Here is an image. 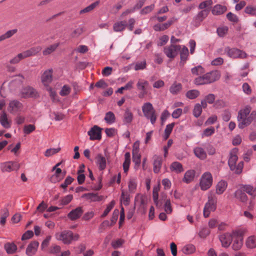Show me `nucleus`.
Wrapping results in <instances>:
<instances>
[{"mask_svg":"<svg viewBox=\"0 0 256 256\" xmlns=\"http://www.w3.org/2000/svg\"><path fill=\"white\" fill-rule=\"evenodd\" d=\"M237 119L238 127L242 129L250 125L253 120L256 122V112L252 111L250 106H244L238 111Z\"/></svg>","mask_w":256,"mask_h":256,"instance_id":"1","label":"nucleus"},{"mask_svg":"<svg viewBox=\"0 0 256 256\" xmlns=\"http://www.w3.org/2000/svg\"><path fill=\"white\" fill-rule=\"evenodd\" d=\"M238 149L234 148L230 152L228 159V165L231 171L236 174L242 173L244 168V162L240 161L238 162Z\"/></svg>","mask_w":256,"mask_h":256,"instance_id":"2","label":"nucleus"},{"mask_svg":"<svg viewBox=\"0 0 256 256\" xmlns=\"http://www.w3.org/2000/svg\"><path fill=\"white\" fill-rule=\"evenodd\" d=\"M220 73L218 70H213L206 74H202L194 80V83L196 85L207 84L214 82L220 79Z\"/></svg>","mask_w":256,"mask_h":256,"instance_id":"3","label":"nucleus"},{"mask_svg":"<svg viewBox=\"0 0 256 256\" xmlns=\"http://www.w3.org/2000/svg\"><path fill=\"white\" fill-rule=\"evenodd\" d=\"M213 178L212 174L208 172L203 173L200 179V186L202 190H206L212 186Z\"/></svg>","mask_w":256,"mask_h":256,"instance_id":"4","label":"nucleus"},{"mask_svg":"<svg viewBox=\"0 0 256 256\" xmlns=\"http://www.w3.org/2000/svg\"><path fill=\"white\" fill-rule=\"evenodd\" d=\"M142 110L144 116L150 120L152 124H154L156 120V116L152 104L150 102L144 103L142 107Z\"/></svg>","mask_w":256,"mask_h":256,"instance_id":"5","label":"nucleus"},{"mask_svg":"<svg viewBox=\"0 0 256 256\" xmlns=\"http://www.w3.org/2000/svg\"><path fill=\"white\" fill-rule=\"evenodd\" d=\"M54 236L56 240L62 241L66 244H70L74 238L73 233L70 230H64L60 232H56Z\"/></svg>","mask_w":256,"mask_h":256,"instance_id":"6","label":"nucleus"},{"mask_svg":"<svg viewBox=\"0 0 256 256\" xmlns=\"http://www.w3.org/2000/svg\"><path fill=\"white\" fill-rule=\"evenodd\" d=\"M216 197L210 194L208 197V201L206 204L204 208V216L207 218L212 212L216 209Z\"/></svg>","mask_w":256,"mask_h":256,"instance_id":"7","label":"nucleus"},{"mask_svg":"<svg viewBox=\"0 0 256 256\" xmlns=\"http://www.w3.org/2000/svg\"><path fill=\"white\" fill-rule=\"evenodd\" d=\"M20 167V164L15 161H8L1 163L0 168L3 172H10L12 171H18Z\"/></svg>","mask_w":256,"mask_h":256,"instance_id":"8","label":"nucleus"},{"mask_svg":"<svg viewBox=\"0 0 256 256\" xmlns=\"http://www.w3.org/2000/svg\"><path fill=\"white\" fill-rule=\"evenodd\" d=\"M234 234H236V232H226L219 236V240L223 248H228L229 247L233 240Z\"/></svg>","mask_w":256,"mask_h":256,"instance_id":"9","label":"nucleus"},{"mask_svg":"<svg viewBox=\"0 0 256 256\" xmlns=\"http://www.w3.org/2000/svg\"><path fill=\"white\" fill-rule=\"evenodd\" d=\"M181 49V46L172 44L164 48V52L170 58H174Z\"/></svg>","mask_w":256,"mask_h":256,"instance_id":"10","label":"nucleus"},{"mask_svg":"<svg viewBox=\"0 0 256 256\" xmlns=\"http://www.w3.org/2000/svg\"><path fill=\"white\" fill-rule=\"evenodd\" d=\"M225 52L228 56L234 58H244L247 56V54L244 52L236 48H230L228 47L225 48Z\"/></svg>","mask_w":256,"mask_h":256,"instance_id":"11","label":"nucleus"},{"mask_svg":"<svg viewBox=\"0 0 256 256\" xmlns=\"http://www.w3.org/2000/svg\"><path fill=\"white\" fill-rule=\"evenodd\" d=\"M23 104L18 100H10L8 107V111L11 114H16L22 111Z\"/></svg>","mask_w":256,"mask_h":256,"instance_id":"12","label":"nucleus"},{"mask_svg":"<svg viewBox=\"0 0 256 256\" xmlns=\"http://www.w3.org/2000/svg\"><path fill=\"white\" fill-rule=\"evenodd\" d=\"M209 14L208 10H204L199 12L194 18L192 24L195 26H198L201 22L208 16Z\"/></svg>","mask_w":256,"mask_h":256,"instance_id":"13","label":"nucleus"},{"mask_svg":"<svg viewBox=\"0 0 256 256\" xmlns=\"http://www.w3.org/2000/svg\"><path fill=\"white\" fill-rule=\"evenodd\" d=\"M24 79V77L22 74H20L15 76L9 84L10 89L12 91L16 90L18 88L21 86Z\"/></svg>","mask_w":256,"mask_h":256,"instance_id":"14","label":"nucleus"},{"mask_svg":"<svg viewBox=\"0 0 256 256\" xmlns=\"http://www.w3.org/2000/svg\"><path fill=\"white\" fill-rule=\"evenodd\" d=\"M148 86V81L144 79H139L137 84L136 86L138 90L140 91L138 94V97L143 98L147 94L146 88Z\"/></svg>","mask_w":256,"mask_h":256,"instance_id":"15","label":"nucleus"},{"mask_svg":"<svg viewBox=\"0 0 256 256\" xmlns=\"http://www.w3.org/2000/svg\"><path fill=\"white\" fill-rule=\"evenodd\" d=\"M52 69L50 68L46 70L42 74L41 81L43 84L48 86L52 80Z\"/></svg>","mask_w":256,"mask_h":256,"instance_id":"16","label":"nucleus"},{"mask_svg":"<svg viewBox=\"0 0 256 256\" xmlns=\"http://www.w3.org/2000/svg\"><path fill=\"white\" fill-rule=\"evenodd\" d=\"M234 242L232 248L234 250H240L243 245V238L236 232V234H234L233 237Z\"/></svg>","mask_w":256,"mask_h":256,"instance_id":"17","label":"nucleus"},{"mask_svg":"<svg viewBox=\"0 0 256 256\" xmlns=\"http://www.w3.org/2000/svg\"><path fill=\"white\" fill-rule=\"evenodd\" d=\"M20 94L23 98H35L37 96L36 90L29 86L23 88L20 91Z\"/></svg>","mask_w":256,"mask_h":256,"instance_id":"18","label":"nucleus"},{"mask_svg":"<svg viewBox=\"0 0 256 256\" xmlns=\"http://www.w3.org/2000/svg\"><path fill=\"white\" fill-rule=\"evenodd\" d=\"M101 128L97 126H94L88 132L90 140L101 139Z\"/></svg>","mask_w":256,"mask_h":256,"instance_id":"19","label":"nucleus"},{"mask_svg":"<svg viewBox=\"0 0 256 256\" xmlns=\"http://www.w3.org/2000/svg\"><path fill=\"white\" fill-rule=\"evenodd\" d=\"M42 50V47L40 46H36L34 47L31 48H30L24 51L21 52L20 54L22 56L23 59L27 58L28 57H30L32 56H34L36 55L39 52H40Z\"/></svg>","mask_w":256,"mask_h":256,"instance_id":"20","label":"nucleus"},{"mask_svg":"<svg viewBox=\"0 0 256 256\" xmlns=\"http://www.w3.org/2000/svg\"><path fill=\"white\" fill-rule=\"evenodd\" d=\"M96 163L100 170H104L106 166V158L102 154H98L95 158Z\"/></svg>","mask_w":256,"mask_h":256,"instance_id":"21","label":"nucleus"},{"mask_svg":"<svg viewBox=\"0 0 256 256\" xmlns=\"http://www.w3.org/2000/svg\"><path fill=\"white\" fill-rule=\"evenodd\" d=\"M39 243L37 241H34L30 243L26 248V254L28 256H32L37 251Z\"/></svg>","mask_w":256,"mask_h":256,"instance_id":"22","label":"nucleus"},{"mask_svg":"<svg viewBox=\"0 0 256 256\" xmlns=\"http://www.w3.org/2000/svg\"><path fill=\"white\" fill-rule=\"evenodd\" d=\"M193 151L195 156L201 160H204L206 158V152L202 148L196 146L194 148Z\"/></svg>","mask_w":256,"mask_h":256,"instance_id":"23","label":"nucleus"},{"mask_svg":"<svg viewBox=\"0 0 256 256\" xmlns=\"http://www.w3.org/2000/svg\"><path fill=\"white\" fill-rule=\"evenodd\" d=\"M83 210L80 207H78L70 211L68 214V218L72 220L78 219L80 217Z\"/></svg>","mask_w":256,"mask_h":256,"instance_id":"24","label":"nucleus"},{"mask_svg":"<svg viewBox=\"0 0 256 256\" xmlns=\"http://www.w3.org/2000/svg\"><path fill=\"white\" fill-rule=\"evenodd\" d=\"M0 124L6 128H8L11 126L10 120H8V114L5 112H2L0 114Z\"/></svg>","mask_w":256,"mask_h":256,"instance_id":"25","label":"nucleus"},{"mask_svg":"<svg viewBox=\"0 0 256 256\" xmlns=\"http://www.w3.org/2000/svg\"><path fill=\"white\" fill-rule=\"evenodd\" d=\"M181 50L180 52V64L183 66L187 60L188 56V48L184 46H181Z\"/></svg>","mask_w":256,"mask_h":256,"instance_id":"26","label":"nucleus"},{"mask_svg":"<svg viewBox=\"0 0 256 256\" xmlns=\"http://www.w3.org/2000/svg\"><path fill=\"white\" fill-rule=\"evenodd\" d=\"M234 196L236 199L242 202H245L248 200V197L242 187L235 192Z\"/></svg>","mask_w":256,"mask_h":256,"instance_id":"27","label":"nucleus"},{"mask_svg":"<svg viewBox=\"0 0 256 256\" xmlns=\"http://www.w3.org/2000/svg\"><path fill=\"white\" fill-rule=\"evenodd\" d=\"M195 174V170H187L184 174L182 181L186 184L192 182L194 180Z\"/></svg>","mask_w":256,"mask_h":256,"instance_id":"28","label":"nucleus"},{"mask_svg":"<svg viewBox=\"0 0 256 256\" xmlns=\"http://www.w3.org/2000/svg\"><path fill=\"white\" fill-rule=\"evenodd\" d=\"M127 26V22L126 20L118 21L113 25V30L115 32H120L124 31Z\"/></svg>","mask_w":256,"mask_h":256,"instance_id":"29","label":"nucleus"},{"mask_svg":"<svg viewBox=\"0 0 256 256\" xmlns=\"http://www.w3.org/2000/svg\"><path fill=\"white\" fill-rule=\"evenodd\" d=\"M60 46L59 42H56L50 45L46 48H45L42 51V54L44 56H48L56 51L57 48Z\"/></svg>","mask_w":256,"mask_h":256,"instance_id":"30","label":"nucleus"},{"mask_svg":"<svg viewBox=\"0 0 256 256\" xmlns=\"http://www.w3.org/2000/svg\"><path fill=\"white\" fill-rule=\"evenodd\" d=\"M170 170L177 174L180 173L184 171L182 165L179 162H172L170 166Z\"/></svg>","mask_w":256,"mask_h":256,"instance_id":"31","label":"nucleus"},{"mask_svg":"<svg viewBox=\"0 0 256 256\" xmlns=\"http://www.w3.org/2000/svg\"><path fill=\"white\" fill-rule=\"evenodd\" d=\"M215 100V96L214 94H210L206 96L204 99L201 100V104L204 108L207 106V103L212 104Z\"/></svg>","mask_w":256,"mask_h":256,"instance_id":"32","label":"nucleus"},{"mask_svg":"<svg viewBox=\"0 0 256 256\" xmlns=\"http://www.w3.org/2000/svg\"><path fill=\"white\" fill-rule=\"evenodd\" d=\"M133 114L130 110H126L123 116V122L125 124H129L132 122L133 120Z\"/></svg>","mask_w":256,"mask_h":256,"instance_id":"33","label":"nucleus"},{"mask_svg":"<svg viewBox=\"0 0 256 256\" xmlns=\"http://www.w3.org/2000/svg\"><path fill=\"white\" fill-rule=\"evenodd\" d=\"M162 158L160 156H156L154 157V171L155 173H158L162 167Z\"/></svg>","mask_w":256,"mask_h":256,"instance_id":"34","label":"nucleus"},{"mask_svg":"<svg viewBox=\"0 0 256 256\" xmlns=\"http://www.w3.org/2000/svg\"><path fill=\"white\" fill-rule=\"evenodd\" d=\"M137 179L136 178H131L128 182V191L130 192L134 193L137 188Z\"/></svg>","mask_w":256,"mask_h":256,"instance_id":"35","label":"nucleus"},{"mask_svg":"<svg viewBox=\"0 0 256 256\" xmlns=\"http://www.w3.org/2000/svg\"><path fill=\"white\" fill-rule=\"evenodd\" d=\"M226 10V8L220 4L214 6L212 10V12L214 15H220L224 14Z\"/></svg>","mask_w":256,"mask_h":256,"instance_id":"36","label":"nucleus"},{"mask_svg":"<svg viewBox=\"0 0 256 256\" xmlns=\"http://www.w3.org/2000/svg\"><path fill=\"white\" fill-rule=\"evenodd\" d=\"M227 183L224 180L220 181L216 186V193L218 194H222L226 190Z\"/></svg>","mask_w":256,"mask_h":256,"instance_id":"37","label":"nucleus"},{"mask_svg":"<svg viewBox=\"0 0 256 256\" xmlns=\"http://www.w3.org/2000/svg\"><path fill=\"white\" fill-rule=\"evenodd\" d=\"M18 32L16 28L9 30L6 32L4 34L0 36V42L3 41L6 39L10 38L12 37Z\"/></svg>","mask_w":256,"mask_h":256,"instance_id":"38","label":"nucleus"},{"mask_svg":"<svg viewBox=\"0 0 256 256\" xmlns=\"http://www.w3.org/2000/svg\"><path fill=\"white\" fill-rule=\"evenodd\" d=\"M246 245L247 248H253L256 247V236H249L246 240Z\"/></svg>","mask_w":256,"mask_h":256,"instance_id":"39","label":"nucleus"},{"mask_svg":"<svg viewBox=\"0 0 256 256\" xmlns=\"http://www.w3.org/2000/svg\"><path fill=\"white\" fill-rule=\"evenodd\" d=\"M130 162V152H126L124 154V162L123 163V169L125 173H126L128 170Z\"/></svg>","mask_w":256,"mask_h":256,"instance_id":"40","label":"nucleus"},{"mask_svg":"<svg viewBox=\"0 0 256 256\" xmlns=\"http://www.w3.org/2000/svg\"><path fill=\"white\" fill-rule=\"evenodd\" d=\"M4 248L8 254H13L16 251L17 246L14 243H6L4 245Z\"/></svg>","mask_w":256,"mask_h":256,"instance_id":"41","label":"nucleus"},{"mask_svg":"<svg viewBox=\"0 0 256 256\" xmlns=\"http://www.w3.org/2000/svg\"><path fill=\"white\" fill-rule=\"evenodd\" d=\"M61 172L62 170L60 168H57L54 174L52 176L50 181L52 182L56 183L60 180L62 178V177L60 176Z\"/></svg>","mask_w":256,"mask_h":256,"instance_id":"42","label":"nucleus"},{"mask_svg":"<svg viewBox=\"0 0 256 256\" xmlns=\"http://www.w3.org/2000/svg\"><path fill=\"white\" fill-rule=\"evenodd\" d=\"M182 89V84L180 83H174L170 88V92L173 94H176L178 93Z\"/></svg>","mask_w":256,"mask_h":256,"instance_id":"43","label":"nucleus"},{"mask_svg":"<svg viewBox=\"0 0 256 256\" xmlns=\"http://www.w3.org/2000/svg\"><path fill=\"white\" fill-rule=\"evenodd\" d=\"M244 192H246L248 194L255 196H256V188H254L252 186L250 185H246L242 186Z\"/></svg>","mask_w":256,"mask_h":256,"instance_id":"44","label":"nucleus"},{"mask_svg":"<svg viewBox=\"0 0 256 256\" xmlns=\"http://www.w3.org/2000/svg\"><path fill=\"white\" fill-rule=\"evenodd\" d=\"M104 120L107 123L109 124L114 123L116 120V118L114 114L112 112H108L107 113H106L104 117Z\"/></svg>","mask_w":256,"mask_h":256,"instance_id":"45","label":"nucleus"},{"mask_svg":"<svg viewBox=\"0 0 256 256\" xmlns=\"http://www.w3.org/2000/svg\"><path fill=\"white\" fill-rule=\"evenodd\" d=\"M200 94V92L196 90H190L186 93V97L191 100L196 98Z\"/></svg>","mask_w":256,"mask_h":256,"instance_id":"46","label":"nucleus"},{"mask_svg":"<svg viewBox=\"0 0 256 256\" xmlns=\"http://www.w3.org/2000/svg\"><path fill=\"white\" fill-rule=\"evenodd\" d=\"M99 4V2L96 1L88 6H86V8H84L83 10H82L80 11V14H82L84 13H86L89 12L91 11H92L95 8H96L98 5Z\"/></svg>","mask_w":256,"mask_h":256,"instance_id":"47","label":"nucleus"},{"mask_svg":"<svg viewBox=\"0 0 256 256\" xmlns=\"http://www.w3.org/2000/svg\"><path fill=\"white\" fill-rule=\"evenodd\" d=\"M73 199L72 194H68L66 196L62 197L60 201V206H66Z\"/></svg>","mask_w":256,"mask_h":256,"instance_id":"48","label":"nucleus"},{"mask_svg":"<svg viewBox=\"0 0 256 256\" xmlns=\"http://www.w3.org/2000/svg\"><path fill=\"white\" fill-rule=\"evenodd\" d=\"M202 108V104H200L198 103L195 104L193 110V114L196 118H198L200 116Z\"/></svg>","mask_w":256,"mask_h":256,"instance_id":"49","label":"nucleus"},{"mask_svg":"<svg viewBox=\"0 0 256 256\" xmlns=\"http://www.w3.org/2000/svg\"><path fill=\"white\" fill-rule=\"evenodd\" d=\"M192 73L194 75L199 76L204 73V70L201 66H198L193 68L191 70Z\"/></svg>","mask_w":256,"mask_h":256,"instance_id":"50","label":"nucleus"},{"mask_svg":"<svg viewBox=\"0 0 256 256\" xmlns=\"http://www.w3.org/2000/svg\"><path fill=\"white\" fill-rule=\"evenodd\" d=\"M174 126V123H171L166 126V129L164 130V138L165 140H166L169 137Z\"/></svg>","mask_w":256,"mask_h":256,"instance_id":"51","label":"nucleus"},{"mask_svg":"<svg viewBox=\"0 0 256 256\" xmlns=\"http://www.w3.org/2000/svg\"><path fill=\"white\" fill-rule=\"evenodd\" d=\"M195 251V247L192 244H188L182 248V252L185 254H190Z\"/></svg>","mask_w":256,"mask_h":256,"instance_id":"52","label":"nucleus"},{"mask_svg":"<svg viewBox=\"0 0 256 256\" xmlns=\"http://www.w3.org/2000/svg\"><path fill=\"white\" fill-rule=\"evenodd\" d=\"M134 83V82L132 80L128 82L124 86L119 88L117 90V92L122 94L124 90H129L132 89L133 87Z\"/></svg>","mask_w":256,"mask_h":256,"instance_id":"53","label":"nucleus"},{"mask_svg":"<svg viewBox=\"0 0 256 256\" xmlns=\"http://www.w3.org/2000/svg\"><path fill=\"white\" fill-rule=\"evenodd\" d=\"M22 60H23L22 56L20 54V53H19L12 58H11L9 62L11 64H18Z\"/></svg>","mask_w":256,"mask_h":256,"instance_id":"54","label":"nucleus"},{"mask_svg":"<svg viewBox=\"0 0 256 256\" xmlns=\"http://www.w3.org/2000/svg\"><path fill=\"white\" fill-rule=\"evenodd\" d=\"M120 201L124 205L127 206L129 204L130 196L127 192H125L124 190L122 191Z\"/></svg>","mask_w":256,"mask_h":256,"instance_id":"55","label":"nucleus"},{"mask_svg":"<svg viewBox=\"0 0 256 256\" xmlns=\"http://www.w3.org/2000/svg\"><path fill=\"white\" fill-rule=\"evenodd\" d=\"M60 150V148H49V149H48L45 153H44V156L46 157H49V156H50L56 153H58V152H59Z\"/></svg>","mask_w":256,"mask_h":256,"instance_id":"56","label":"nucleus"},{"mask_svg":"<svg viewBox=\"0 0 256 256\" xmlns=\"http://www.w3.org/2000/svg\"><path fill=\"white\" fill-rule=\"evenodd\" d=\"M140 153H132V160L134 162L136 166L135 168H136V166L138 168L140 164Z\"/></svg>","mask_w":256,"mask_h":256,"instance_id":"57","label":"nucleus"},{"mask_svg":"<svg viewBox=\"0 0 256 256\" xmlns=\"http://www.w3.org/2000/svg\"><path fill=\"white\" fill-rule=\"evenodd\" d=\"M228 28L226 26L219 27L217 28V33L220 37H224L228 32Z\"/></svg>","mask_w":256,"mask_h":256,"instance_id":"58","label":"nucleus"},{"mask_svg":"<svg viewBox=\"0 0 256 256\" xmlns=\"http://www.w3.org/2000/svg\"><path fill=\"white\" fill-rule=\"evenodd\" d=\"M36 129V127L33 124H28L26 125L24 127V132L25 134H28L33 131H34Z\"/></svg>","mask_w":256,"mask_h":256,"instance_id":"59","label":"nucleus"},{"mask_svg":"<svg viewBox=\"0 0 256 256\" xmlns=\"http://www.w3.org/2000/svg\"><path fill=\"white\" fill-rule=\"evenodd\" d=\"M212 4V0H206L200 3L198 6V8L202 10H206V8L211 6Z\"/></svg>","mask_w":256,"mask_h":256,"instance_id":"60","label":"nucleus"},{"mask_svg":"<svg viewBox=\"0 0 256 256\" xmlns=\"http://www.w3.org/2000/svg\"><path fill=\"white\" fill-rule=\"evenodd\" d=\"M83 32L84 29L82 27H78L72 32L70 36L72 38H77Z\"/></svg>","mask_w":256,"mask_h":256,"instance_id":"61","label":"nucleus"},{"mask_svg":"<svg viewBox=\"0 0 256 256\" xmlns=\"http://www.w3.org/2000/svg\"><path fill=\"white\" fill-rule=\"evenodd\" d=\"M71 88H70L68 86V85H64V86L60 92V94L62 96H66L70 92Z\"/></svg>","mask_w":256,"mask_h":256,"instance_id":"62","label":"nucleus"},{"mask_svg":"<svg viewBox=\"0 0 256 256\" xmlns=\"http://www.w3.org/2000/svg\"><path fill=\"white\" fill-rule=\"evenodd\" d=\"M214 132L215 130L213 127L207 128L204 131L202 136V137L210 136L214 133Z\"/></svg>","mask_w":256,"mask_h":256,"instance_id":"63","label":"nucleus"},{"mask_svg":"<svg viewBox=\"0 0 256 256\" xmlns=\"http://www.w3.org/2000/svg\"><path fill=\"white\" fill-rule=\"evenodd\" d=\"M154 8V4H152L150 6L144 8L140 12L141 14H146L151 12Z\"/></svg>","mask_w":256,"mask_h":256,"instance_id":"64","label":"nucleus"}]
</instances>
